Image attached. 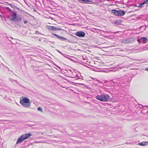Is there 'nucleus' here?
Wrapping results in <instances>:
<instances>
[{
    "label": "nucleus",
    "mask_w": 148,
    "mask_h": 148,
    "mask_svg": "<svg viewBox=\"0 0 148 148\" xmlns=\"http://www.w3.org/2000/svg\"><path fill=\"white\" fill-rule=\"evenodd\" d=\"M1 120H0V121H1Z\"/></svg>",
    "instance_id": "nucleus-28"
},
{
    "label": "nucleus",
    "mask_w": 148,
    "mask_h": 148,
    "mask_svg": "<svg viewBox=\"0 0 148 148\" xmlns=\"http://www.w3.org/2000/svg\"><path fill=\"white\" fill-rule=\"evenodd\" d=\"M79 1L82 3H88L90 1L88 0H79Z\"/></svg>",
    "instance_id": "nucleus-13"
},
{
    "label": "nucleus",
    "mask_w": 148,
    "mask_h": 148,
    "mask_svg": "<svg viewBox=\"0 0 148 148\" xmlns=\"http://www.w3.org/2000/svg\"><path fill=\"white\" fill-rule=\"evenodd\" d=\"M52 34L54 36L57 37L58 39H60L61 40H66V38L62 37L59 35H58L56 34L53 33Z\"/></svg>",
    "instance_id": "nucleus-10"
},
{
    "label": "nucleus",
    "mask_w": 148,
    "mask_h": 148,
    "mask_svg": "<svg viewBox=\"0 0 148 148\" xmlns=\"http://www.w3.org/2000/svg\"><path fill=\"white\" fill-rule=\"evenodd\" d=\"M96 98L100 101H106L110 99V98L109 96L107 95H97Z\"/></svg>",
    "instance_id": "nucleus-4"
},
{
    "label": "nucleus",
    "mask_w": 148,
    "mask_h": 148,
    "mask_svg": "<svg viewBox=\"0 0 148 148\" xmlns=\"http://www.w3.org/2000/svg\"><path fill=\"white\" fill-rule=\"evenodd\" d=\"M12 14L11 16L10 19L12 21H16V14L14 12H12Z\"/></svg>",
    "instance_id": "nucleus-9"
},
{
    "label": "nucleus",
    "mask_w": 148,
    "mask_h": 148,
    "mask_svg": "<svg viewBox=\"0 0 148 148\" xmlns=\"http://www.w3.org/2000/svg\"><path fill=\"white\" fill-rule=\"evenodd\" d=\"M47 28L50 31H57L62 30V29L60 28L55 27L54 26H51L47 25Z\"/></svg>",
    "instance_id": "nucleus-6"
},
{
    "label": "nucleus",
    "mask_w": 148,
    "mask_h": 148,
    "mask_svg": "<svg viewBox=\"0 0 148 148\" xmlns=\"http://www.w3.org/2000/svg\"><path fill=\"white\" fill-rule=\"evenodd\" d=\"M9 80H10V81L11 82H13L14 81V79L12 78H10L9 79Z\"/></svg>",
    "instance_id": "nucleus-19"
},
{
    "label": "nucleus",
    "mask_w": 148,
    "mask_h": 148,
    "mask_svg": "<svg viewBox=\"0 0 148 148\" xmlns=\"http://www.w3.org/2000/svg\"><path fill=\"white\" fill-rule=\"evenodd\" d=\"M37 110H38V111H40L41 112H42V110L41 108L40 107H38L37 108Z\"/></svg>",
    "instance_id": "nucleus-18"
},
{
    "label": "nucleus",
    "mask_w": 148,
    "mask_h": 148,
    "mask_svg": "<svg viewBox=\"0 0 148 148\" xmlns=\"http://www.w3.org/2000/svg\"><path fill=\"white\" fill-rule=\"evenodd\" d=\"M145 70L146 71H148V68H146L145 69Z\"/></svg>",
    "instance_id": "nucleus-24"
},
{
    "label": "nucleus",
    "mask_w": 148,
    "mask_h": 148,
    "mask_svg": "<svg viewBox=\"0 0 148 148\" xmlns=\"http://www.w3.org/2000/svg\"><path fill=\"white\" fill-rule=\"evenodd\" d=\"M144 2H145V3H148V0L145 1Z\"/></svg>",
    "instance_id": "nucleus-23"
},
{
    "label": "nucleus",
    "mask_w": 148,
    "mask_h": 148,
    "mask_svg": "<svg viewBox=\"0 0 148 148\" xmlns=\"http://www.w3.org/2000/svg\"><path fill=\"white\" fill-rule=\"evenodd\" d=\"M104 32L105 33H107L108 32L107 31H104Z\"/></svg>",
    "instance_id": "nucleus-26"
},
{
    "label": "nucleus",
    "mask_w": 148,
    "mask_h": 148,
    "mask_svg": "<svg viewBox=\"0 0 148 148\" xmlns=\"http://www.w3.org/2000/svg\"><path fill=\"white\" fill-rule=\"evenodd\" d=\"M14 82H15V83H16V84L18 83V81L16 80H14Z\"/></svg>",
    "instance_id": "nucleus-22"
},
{
    "label": "nucleus",
    "mask_w": 148,
    "mask_h": 148,
    "mask_svg": "<svg viewBox=\"0 0 148 148\" xmlns=\"http://www.w3.org/2000/svg\"><path fill=\"white\" fill-rule=\"evenodd\" d=\"M31 136L32 134L30 133H26L22 135L18 138L16 144L21 143L23 141L28 138Z\"/></svg>",
    "instance_id": "nucleus-3"
},
{
    "label": "nucleus",
    "mask_w": 148,
    "mask_h": 148,
    "mask_svg": "<svg viewBox=\"0 0 148 148\" xmlns=\"http://www.w3.org/2000/svg\"><path fill=\"white\" fill-rule=\"evenodd\" d=\"M75 35L79 37H83L85 36V33L82 31H79L75 33Z\"/></svg>",
    "instance_id": "nucleus-7"
},
{
    "label": "nucleus",
    "mask_w": 148,
    "mask_h": 148,
    "mask_svg": "<svg viewBox=\"0 0 148 148\" xmlns=\"http://www.w3.org/2000/svg\"><path fill=\"white\" fill-rule=\"evenodd\" d=\"M148 40L145 37H143L141 38L140 39H138L137 41L139 43L143 42L144 43H145L147 42V41Z\"/></svg>",
    "instance_id": "nucleus-8"
},
{
    "label": "nucleus",
    "mask_w": 148,
    "mask_h": 148,
    "mask_svg": "<svg viewBox=\"0 0 148 148\" xmlns=\"http://www.w3.org/2000/svg\"><path fill=\"white\" fill-rule=\"evenodd\" d=\"M128 80V78H127L123 77L118 78H115L112 81L114 83H116L118 84H122L125 83Z\"/></svg>",
    "instance_id": "nucleus-2"
},
{
    "label": "nucleus",
    "mask_w": 148,
    "mask_h": 148,
    "mask_svg": "<svg viewBox=\"0 0 148 148\" xmlns=\"http://www.w3.org/2000/svg\"><path fill=\"white\" fill-rule=\"evenodd\" d=\"M8 5H10V6H12V5H11V4H8Z\"/></svg>",
    "instance_id": "nucleus-25"
},
{
    "label": "nucleus",
    "mask_w": 148,
    "mask_h": 148,
    "mask_svg": "<svg viewBox=\"0 0 148 148\" xmlns=\"http://www.w3.org/2000/svg\"><path fill=\"white\" fill-rule=\"evenodd\" d=\"M145 2H143L140 4V5H139L138 6V7L140 8H141L142 6V5H143L144 4H145Z\"/></svg>",
    "instance_id": "nucleus-16"
},
{
    "label": "nucleus",
    "mask_w": 148,
    "mask_h": 148,
    "mask_svg": "<svg viewBox=\"0 0 148 148\" xmlns=\"http://www.w3.org/2000/svg\"><path fill=\"white\" fill-rule=\"evenodd\" d=\"M111 12L117 16H122L125 14V12L124 11L121 10H112L111 11Z\"/></svg>",
    "instance_id": "nucleus-5"
},
{
    "label": "nucleus",
    "mask_w": 148,
    "mask_h": 148,
    "mask_svg": "<svg viewBox=\"0 0 148 148\" xmlns=\"http://www.w3.org/2000/svg\"><path fill=\"white\" fill-rule=\"evenodd\" d=\"M148 143V142H143L138 143V144L141 146H145Z\"/></svg>",
    "instance_id": "nucleus-11"
},
{
    "label": "nucleus",
    "mask_w": 148,
    "mask_h": 148,
    "mask_svg": "<svg viewBox=\"0 0 148 148\" xmlns=\"http://www.w3.org/2000/svg\"><path fill=\"white\" fill-rule=\"evenodd\" d=\"M56 50L57 51H58V53H60L62 55H63V56H64V54H63V53H62L60 51H59V50Z\"/></svg>",
    "instance_id": "nucleus-17"
},
{
    "label": "nucleus",
    "mask_w": 148,
    "mask_h": 148,
    "mask_svg": "<svg viewBox=\"0 0 148 148\" xmlns=\"http://www.w3.org/2000/svg\"><path fill=\"white\" fill-rule=\"evenodd\" d=\"M129 43L133 42L134 41V39L133 38H128Z\"/></svg>",
    "instance_id": "nucleus-14"
},
{
    "label": "nucleus",
    "mask_w": 148,
    "mask_h": 148,
    "mask_svg": "<svg viewBox=\"0 0 148 148\" xmlns=\"http://www.w3.org/2000/svg\"><path fill=\"white\" fill-rule=\"evenodd\" d=\"M147 112H148V111H147Z\"/></svg>",
    "instance_id": "nucleus-27"
},
{
    "label": "nucleus",
    "mask_w": 148,
    "mask_h": 148,
    "mask_svg": "<svg viewBox=\"0 0 148 148\" xmlns=\"http://www.w3.org/2000/svg\"><path fill=\"white\" fill-rule=\"evenodd\" d=\"M21 18L20 17L18 16H16V21H21Z\"/></svg>",
    "instance_id": "nucleus-15"
},
{
    "label": "nucleus",
    "mask_w": 148,
    "mask_h": 148,
    "mask_svg": "<svg viewBox=\"0 0 148 148\" xmlns=\"http://www.w3.org/2000/svg\"><path fill=\"white\" fill-rule=\"evenodd\" d=\"M28 21H26V20H25V21H24V23H25V24H26V23H27L28 22Z\"/></svg>",
    "instance_id": "nucleus-21"
},
{
    "label": "nucleus",
    "mask_w": 148,
    "mask_h": 148,
    "mask_svg": "<svg viewBox=\"0 0 148 148\" xmlns=\"http://www.w3.org/2000/svg\"><path fill=\"white\" fill-rule=\"evenodd\" d=\"M122 43H129L128 38L123 39L122 41Z\"/></svg>",
    "instance_id": "nucleus-12"
},
{
    "label": "nucleus",
    "mask_w": 148,
    "mask_h": 148,
    "mask_svg": "<svg viewBox=\"0 0 148 148\" xmlns=\"http://www.w3.org/2000/svg\"><path fill=\"white\" fill-rule=\"evenodd\" d=\"M20 103L23 107L29 108L31 106L29 100L27 97H25L21 100Z\"/></svg>",
    "instance_id": "nucleus-1"
},
{
    "label": "nucleus",
    "mask_w": 148,
    "mask_h": 148,
    "mask_svg": "<svg viewBox=\"0 0 148 148\" xmlns=\"http://www.w3.org/2000/svg\"><path fill=\"white\" fill-rule=\"evenodd\" d=\"M5 8L10 11H11V10L8 7H5Z\"/></svg>",
    "instance_id": "nucleus-20"
}]
</instances>
